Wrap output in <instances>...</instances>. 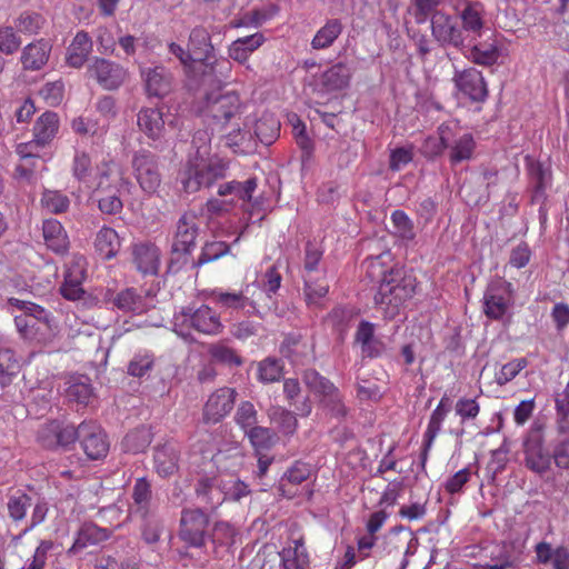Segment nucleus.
<instances>
[{
    "mask_svg": "<svg viewBox=\"0 0 569 569\" xmlns=\"http://www.w3.org/2000/svg\"><path fill=\"white\" fill-rule=\"evenodd\" d=\"M368 268L371 276H375L377 270L382 276L375 295V303L383 311L386 318L393 319L400 308L413 297L417 288L416 277L401 267L382 270L378 258L370 260Z\"/></svg>",
    "mask_w": 569,
    "mask_h": 569,
    "instance_id": "nucleus-1",
    "label": "nucleus"
},
{
    "mask_svg": "<svg viewBox=\"0 0 569 569\" xmlns=\"http://www.w3.org/2000/svg\"><path fill=\"white\" fill-rule=\"evenodd\" d=\"M191 52L194 57L193 78L201 79V84H219L224 72L230 71V62L227 59H216L213 46L208 30L203 27H196L191 30Z\"/></svg>",
    "mask_w": 569,
    "mask_h": 569,
    "instance_id": "nucleus-2",
    "label": "nucleus"
},
{
    "mask_svg": "<svg viewBox=\"0 0 569 569\" xmlns=\"http://www.w3.org/2000/svg\"><path fill=\"white\" fill-rule=\"evenodd\" d=\"M221 82L219 84H201L199 80V93L203 100L201 112L206 117L212 118L217 124L224 126L231 119H240L243 106L239 96L236 92H227L221 94L219 92Z\"/></svg>",
    "mask_w": 569,
    "mask_h": 569,
    "instance_id": "nucleus-3",
    "label": "nucleus"
},
{
    "mask_svg": "<svg viewBox=\"0 0 569 569\" xmlns=\"http://www.w3.org/2000/svg\"><path fill=\"white\" fill-rule=\"evenodd\" d=\"M228 168L229 162L217 157L201 162L190 160L179 171L178 181L187 193H193L226 178Z\"/></svg>",
    "mask_w": 569,
    "mask_h": 569,
    "instance_id": "nucleus-4",
    "label": "nucleus"
},
{
    "mask_svg": "<svg viewBox=\"0 0 569 569\" xmlns=\"http://www.w3.org/2000/svg\"><path fill=\"white\" fill-rule=\"evenodd\" d=\"M210 515L201 508H184L179 519L178 538L187 548L202 549L209 537Z\"/></svg>",
    "mask_w": 569,
    "mask_h": 569,
    "instance_id": "nucleus-5",
    "label": "nucleus"
},
{
    "mask_svg": "<svg viewBox=\"0 0 569 569\" xmlns=\"http://www.w3.org/2000/svg\"><path fill=\"white\" fill-rule=\"evenodd\" d=\"M176 326H190L194 330L206 335H217L222 330L220 317L206 305L198 308L193 306L182 307L174 315Z\"/></svg>",
    "mask_w": 569,
    "mask_h": 569,
    "instance_id": "nucleus-6",
    "label": "nucleus"
},
{
    "mask_svg": "<svg viewBox=\"0 0 569 569\" xmlns=\"http://www.w3.org/2000/svg\"><path fill=\"white\" fill-rule=\"evenodd\" d=\"M131 166L140 188L146 193H156L162 181L158 157L148 150H139L134 152Z\"/></svg>",
    "mask_w": 569,
    "mask_h": 569,
    "instance_id": "nucleus-7",
    "label": "nucleus"
},
{
    "mask_svg": "<svg viewBox=\"0 0 569 569\" xmlns=\"http://www.w3.org/2000/svg\"><path fill=\"white\" fill-rule=\"evenodd\" d=\"M525 465L531 471L542 475L551 462L552 456L545 448V436L541 425L533 423L523 441Z\"/></svg>",
    "mask_w": 569,
    "mask_h": 569,
    "instance_id": "nucleus-8",
    "label": "nucleus"
},
{
    "mask_svg": "<svg viewBox=\"0 0 569 569\" xmlns=\"http://www.w3.org/2000/svg\"><path fill=\"white\" fill-rule=\"evenodd\" d=\"M430 29L432 38L440 47L462 49L466 47V37L455 17L446 12H436L431 17Z\"/></svg>",
    "mask_w": 569,
    "mask_h": 569,
    "instance_id": "nucleus-9",
    "label": "nucleus"
},
{
    "mask_svg": "<svg viewBox=\"0 0 569 569\" xmlns=\"http://www.w3.org/2000/svg\"><path fill=\"white\" fill-rule=\"evenodd\" d=\"M439 130L441 148L449 150L451 166L469 161L472 158L476 142L471 133L456 134L449 126H441Z\"/></svg>",
    "mask_w": 569,
    "mask_h": 569,
    "instance_id": "nucleus-10",
    "label": "nucleus"
},
{
    "mask_svg": "<svg viewBox=\"0 0 569 569\" xmlns=\"http://www.w3.org/2000/svg\"><path fill=\"white\" fill-rule=\"evenodd\" d=\"M87 72L104 90H117L128 77V72L123 67L103 58H94L89 64Z\"/></svg>",
    "mask_w": 569,
    "mask_h": 569,
    "instance_id": "nucleus-11",
    "label": "nucleus"
},
{
    "mask_svg": "<svg viewBox=\"0 0 569 569\" xmlns=\"http://www.w3.org/2000/svg\"><path fill=\"white\" fill-rule=\"evenodd\" d=\"M79 441L91 460H99L107 456L109 441L99 425L93 421H83L79 425Z\"/></svg>",
    "mask_w": 569,
    "mask_h": 569,
    "instance_id": "nucleus-12",
    "label": "nucleus"
},
{
    "mask_svg": "<svg viewBox=\"0 0 569 569\" xmlns=\"http://www.w3.org/2000/svg\"><path fill=\"white\" fill-rule=\"evenodd\" d=\"M483 312L492 320H500L511 307V283L495 282L483 293Z\"/></svg>",
    "mask_w": 569,
    "mask_h": 569,
    "instance_id": "nucleus-13",
    "label": "nucleus"
},
{
    "mask_svg": "<svg viewBox=\"0 0 569 569\" xmlns=\"http://www.w3.org/2000/svg\"><path fill=\"white\" fill-rule=\"evenodd\" d=\"M237 391L222 387L213 391L203 407L202 418L206 423L220 422L233 409Z\"/></svg>",
    "mask_w": 569,
    "mask_h": 569,
    "instance_id": "nucleus-14",
    "label": "nucleus"
},
{
    "mask_svg": "<svg viewBox=\"0 0 569 569\" xmlns=\"http://www.w3.org/2000/svg\"><path fill=\"white\" fill-rule=\"evenodd\" d=\"M452 80L458 91L472 102H483L487 99V83L482 73L476 68L457 70Z\"/></svg>",
    "mask_w": 569,
    "mask_h": 569,
    "instance_id": "nucleus-15",
    "label": "nucleus"
},
{
    "mask_svg": "<svg viewBox=\"0 0 569 569\" xmlns=\"http://www.w3.org/2000/svg\"><path fill=\"white\" fill-rule=\"evenodd\" d=\"M199 234L198 217L193 211L184 212L177 222L172 242L173 253L190 254Z\"/></svg>",
    "mask_w": 569,
    "mask_h": 569,
    "instance_id": "nucleus-16",
    "label": "nucleus"
},
{
    "mask_svg": "<svg viewBox=\"0 0 569 569\" xmlns=\"http://www.w3.org/2000/svg\"><path fill=\"white\" fill-rule=\"evenodd\" d=\"M485 13V7L479 1H475L467 9L462 10L458 18L461 21L460 29L462 34H466V39L476 41L490 33V30L486 27Z\"/></svg>",
    "mask_w": 569,
    "mask_h": 569,
    "instance_id": "nucleus-17",
    "label": "nucleus"
},
{
    "mask_svg": "<svg viewBox=\"0 0 569 569\" xmlns=\"http://www.w3.org/2000/svg\"><path fill=\"white\" fill-rule=\"evenodd\" d=\"M146 92L150 97L162 98L172 90L173 77L171 72L162 67L144 68L141 70Z\"/></svg>",
    "mask_w": 569,
    "mask_h": 569,
    "instance_id": "nucleus-18",
    "label": "nucleus"
},
{
    "mask_svg": "<svg viewBox=\"0 0 569 569\" xmlns=\"http://www.w3.org/2000/svg\"><path fill=\"white\" fill-rule=\"evenodd\" d=\"M180 448L178 443L168 441L154 448L153 463L156 472L167 478L174 475L179 468Z\"/></svg>",
    "mask_w": 569,
    "mask_h": 569,
    "instance_id": "nucleus-19",
    "label": "nucleus"
},
{
    "mask_svg": "<svg viewBox=\"0 0 569 569\" xmlns=\"http://www.w3.org/2000/svg\"><path fill=\"white\" fill-rule=\"evenodd\" d=\"M132 262L142 274H157L160 266V251L157 246L140 242L132 246Z\"/></svg>",
    "mask_w": 569,
    "mask_h": 569,
    "instance_id": "nucleus-20",
    "label": "nucleus"
},
{
    "mask_svg": "<svg viewBox=\"0 0 569 569\" xmlns=\"http://www.w3.org/2000/svg\"><path fill=\"white\" fill-rule=\"evenodd\" d=\"M451 403L447 395H445L437 408L432 411L427 430L423 436V449L421 452V467L425 468L428 458V452L441 429L442 421L447 413L450 411Z\"/></svg>",
    "mask_w": 569,
    "mask_h": 569,
    "instance_id": "nucleus-21",
    "label": "nucleus"
},
{
    "mask_svg": "<svg viewBox=\"0 0 569 569\" xmlns=\"http://www.w3.org/2000/svg\"><path fill=\"white\" fill-rule=\"evenodd\" d=\"M112 531L108 528H101L93 522L83 523L74 539L72 546L68 549L69 555H77L87 547L99 545L108 540Z\"/></svg>",
    "mask_w": 569,
    "mask_h": 569,
    "instance_id": "nucleus-22",
    "label": "nucleus"
},
{
    "mask_svg": "<svg viewBox=\"0 0 569 569\" xmlns=\"http://www.w3.org/2000/svg\"><path fill=\"white\" fill-rule=\"evenodd\" d=\"M226 483L219 478H201L196 485V495L211 511H214L224 500Z\"/></svg>",
    "mask_w": 569,
    "mask_h": 569,
    "instance_id": "nucleus-23",
    "label": "nucleus"
},
{
    "mask_svg": "<svg viewBox=\"0 0 569 569\" xmlns=\"http://www.w3.org/2000/svg\"><path fill=\"white\" fill-rule=\"evenodd\" d=\"M351 71L343 62H338L321 73L317 86L322 92L341 90L349 84Z\"/></svg>",
    "mask_w": 569,
    "mask_h": 569,
    "instance_id": "nucleus-24",
    "label": "nucleus"
},
{
    "mask_svg": "<svg viewBox=\"0 0 569 569\" xmlns=\"http://www.w3.org/2000/svg\"><path fill=\"white\" fill-rule=\"evenodd\" d=\"M60 128L59 116L53 111L43 112L33 124V140L41 148L49 146Z\"/></svg>",
    "mask_w": 569,
    "mask_h": 569,
    "instance_id": "nucleus-25",
    "label": "nucleus"
},
{
    "mask_svg": "<svg viewBox=\"0 0 569 569\" xmlns=\"http://www.w3.org/2000/svg\"><path fill=\"white\" fill-rule=\"evenodd\" d=\"M281 353L293 363H303L313 357V343L301 335H288L280 347Z\"/></svg>",
    "mask_w": 569,
    "mask_h": 569,
    "instance_id": "nucleus-26",
    "label": "nucleus"
},
{
    "mask_svg": "<svg viewBox=\"0 0 569 569\" xmlns=\"http://www.w3.org/2000/svg\"><path fill=\"white\" fill-rule=\"evenodd\" d=\"M537 562L551 565L552 569H569V548L559 546L552 548L549 542L541 541L535 547Z\"/></svg>",
    "mask_w": 569,
    "mask_h": 569,
    "instance_id": "nucleus-27",
    "label": "nucleus"
},
{
    "mask_svg": "<svg viewBox=\"0 0 569 569\" xmlns=\"http://www.w3.org/2000/svg\"><path fill=\"white\" fill-rule=\"evenodd\" d=\"M42 233L47 247L57 254H64L69 250V238L62 224L56 219L43 221Z\"/></svg>",
    "mask_w": 569,
    "mask_h": 569,
    "instance_id": "nucleus-28",
    "label": "nucleus"
},
{
    "mask_svg": "<svg viewBox=\"0 0 569 569\" xmlns=\"http://www.w3.org/2000/svg\"><path fill=\"white\" fill-rule=\"evenodd\" d=\"M137 123L150 139H159L164 131L163 112L159 108H143L137 116Z\"/></svg>",
    "mask_w": 569,
    "mask_h": 569,
    "instance_id": "nucleus-29",
    "label": "nucleus"
},
{
    "mask_svg": "<svg viewBox=\"0 0 569 569\" xmlns=\"http://www.w3.org/2000/svg\"><path fill=\"white\" fill-rule=\"evenodd\" d=\"M50 50L51 47L43 40L29 43L22 50L20 58L23 69L37 71L43 68L49 60Z\"/></svg>",
    "mask_w": 569,
    "mask_h": 569,
    "instance_id": "nucleus-30",
    "label": "nucleus"
},
{
    "mask_svg": "<svg viewBox=\"0 0 569 569\" xmlns=\"http://www.w3.org/2000/svg\"><path fill=\"white\" fill-rule=\"evenodd\" d=\"M92 40L86 31H79L67 51V63L72 68L82 67L92 52Z\"/></svg>",
    "mask_w": 569,
    "mask_h": 569,
    "instance_id": "nucleus-31",
    "label": "nucleus"
},
{
    "mask_svg": "<svg viewBox=\"0 0 569 569\" xmlns=\"http://www.w3.org/2000/svg\"><path fill=\"white\" fill-rule=\"evenodd\" d=\"M108 301L124 313H141L144 310V299L134 288H126L117 293H111Z\"/></svg>",
    "mask_w": 569,
    "mask_h": 569,
    "instance_id": "nucleus-32",
    "label": "nucleus"
},
{
    "mask_svg": "<svg viewBox=\"0 0 569 569\" xmlns=\"http://www.w3.org/2000/svg\"><path fill=\"white\" fill-rule=\"evenodd\" d=\"M530 181L533 187L531 200L533 203L543 204L546 200V189L550 184V171L540 162H531L529 167Z\"/></svg>",
    "mask_w": 569,
    "mask_h": 569,
    "instance_id": "nucleus-33",
    "label": "nucleus"
},
{
    "mask_svg": "<svg viewBox=\"0 0 569 569\" xmlns=\"http://www.w3.org/2000/svg\"><path fill=\"white\" fill-rule=\"evenodd\" d=\"M469 59L476 64L492 66L499 58V50L495 41H470Z\"/></svg>",
    "mask_w": 569,
    "mask_h": 569,
    "instance_id": "nucleus-34",
    "label": "nucleus"
},
{
    "mask_svg": "<svg viewBox=\"0 0 569 569\" xmlns=\"http://www.w3.org/2000/svg\"><path fill=\"white\" fill-rule=\"evenodd\" d=\"M96 250L103 259H111L120 250V239L117 231L110 227H102L94 239Z\"/></svg>",
    "mask_w": 569,
    "mask_h": 569,
    "instance_id": "nucleus-35",
    "label": "nucleus"
},
{
    "mask_svg": "<svg viewBox=\"0 0 569 569\" xmlns=\"http://www.w3.org/2000/svg\"><path fill=\"white\" fill-rule=\"evenodd\" d=\"M208 355L213 363L228 368H237L243 363V359L238 355L237 350L223 341L209 345Z\"/></svg>",
    "mask_w": 569,
    "mask_h": 569,
    "instance_id": "nucleus-36",
    "label": "nucleus"
},
{
    "mask_svg": "<svg viewBox=\"0 0 569 569\" xmlns=\"http://www.w3.org/2000/svg\"><path fill=\"white\" fill-rule=\"evenodd\" d=\"M263 41L264 38L259 32L248 37L239 38L230 46L229 56L231 59L243 63L247 61L249 56L263 43Z\"/></svg>",
    "mask_w": 569,
    "mask_h": 569,
    "instance_id": "nucleus-37",
    "label": "nucleus"
},
{
    "mask_svg": "<svg viewBox=\"0 0 569 569\" xmlns=\"http://www.w3.org/2000/svg\"><path fill=\"white\" fill-rule=\"evenodd\" d=\"M343 30L339 19H330L315 34L311 47L315 50L327 49L338 39Z\"/></svg>",
    "mask_w": 569,
    "mask_h": 569,
    "instance_id": "nucleus-38",
    "label": "nucleus"
},
{
    "mask_svg": "<svg viewBox=\"0 0 569 569\" xmlns=\"http://www.w3.org/2000/svg\"><path fill=\"white\" fill-rule=\"evenodd\" d=\"M244 435L248 437L257 455L274 447L279 439L272 429L260 426L248 429Z\"/></svg>",
    "mask_w": 569,
    "mask_h": 569,
    "instance_id": "nucleus-39",
    "label": "nucleus"
},
{
    "mask_svg": "<svg viewBox=\"0 0 569 569\" xmlns=\"http://www.w3.org/2000/svg\"><path fill=\"white\" fill-rule=\"evenodd\" d=\"M236 529L226 521L214 522L211 532H209L208 540L213 545V553L216 557L219 555L220 547H231L234 543Z\"/></svg>",
    "mask_w": 569,
    "mask_h": 569,
    "instance_id": "nucleus-40",
    "label": "nucleus"
},
{
    "mask_svg": "<svg viewBox=\"0 0 569 569\" xmlns=\"http://www.w3.org/2000/svg\"><path fill=\"white\" fill-rule=\"evenodd\" d=\"M257 139L264 146H270L280 134V122L272 114H263L254 126Z\"/></svg>",
    "mask_w": 569,
    "mask_h": 569,
    "instance_id": "nucleus-41",
    "label": "nucleus"
},
{
    "mask_svg": "<svg viewBox=\"0 0 569 569\" xmlns=\"http://www.w3.org/2000/svg\"><path fill=\"white\" fill-rule=\"evenodd\" d=\"M257 188V179L249 178L244 182H239L236 180L222 183L218 188V194L220 197H226L232 194L240 200L250 201L252 198V193Z\"/></svg>",
    "mask_w": 569,
    "mask_h": 569,
    "instance_id": "nucleus-42",
    "label": "nucleus"
},
{
    "mask_svg": "<svg viewBox=\"0 0 569 569\" xmlns=\"http://www.w3.org/2000/svg\"><path fill=\"white\" fill-rule=\"evenodd\" d=\"M556 423L559 433H569V380L566 387L555 393Z\"/></svg>",
    "mask_w": 569,
    "mask_h": 569,
    "instance_id": "nucleus-43",
    "label": "nucleus"
},
{
    "mask_svg": "<svg viewBox=\"0 0 569 569\" xmlns=\"http://www.w3.org/2000/svg\"><path fill=\"white\" fill-rule=\"evenodd\" d=\"M152 441L151 430L141 426L129 432L122 440V448L132 453L144 451Z\"/></svg>",
    "mask_w": 569,
    "mask_h": 569,
    "instance_id": "nucleus-44",
    "label": "nucleus"
},
{
    "mask_svg": "<svg viewBox=\"0 0 569 569\" xmlns=\"http://www.w3.org/2000/svg\"><path fill=\"white\" fill-rule=\"evenodd\" d=\"M98 208L103 214H118L122 211L123 203L118 188H110L101 193H96Z\"/></svg>",
    "mask_w": 569,
    "mask_h": 569,
    "instance_id": "nucleus-45",
    "label": "nucleus"
},
{
    "mask_svg": "<svg viewBox=\"0 0 569 569\" xmlns=\"http://www.w3.org/2000/svg\"><path fill=\"white\" fill-rule=\"evenodd\" d=\"M229 251L230 246L224 241L206 242L201 249L200 256L196 261H193V267L198 268L208 262L214 261L229 253Z\"/></svg>",
    "mask_w": 569,
    "mask_h": 569,
    "instance_id": "nucleus-46",
    "label": "nucleus"
},
{
    "mask_svg": "<svg viewBox=\"0 0 569 569\" xmlns=\"http://www.w3.org/2000/svg\"><path fill=\"white\" fill-rule=\"evenodd\" d=\"M284 569H308L309 556L306 549L288 548L280 553Z\"/></svg>",
    "mask_w": 569,
    "mask_h": 569,
    "instance_id": "nucleus-47",
    "label": "nucleus"
},
{
    "mask_svg": "<svg viewBox=\"0 0 569 569\" xmlns=\"http://www.w3.org/2000/svg\"><path fill=\"white\" fill-rule=\"evenodd\" d=\"M393 233L403 240H412L416 237L415 226L411 219L402 211L396 210L391 214Z\"/></svg>",
    "mask_w": 569,
    "mask_h": 569,
    "instance_id": "nucleus-48",
    "label": "nucleus"
},
{
    "mask_svg": "<svg viewBox=\"0 0 569 569\" xmlns=\"http://www.w3.org/2000/svg\"><path fill=\"white\" fill-rule=\"evenodd\" d=\"M19 361L9 348H0V382L9 383L11 377L19 370Z\"/></svg>",
    "mask_w": 569,
    "mask_h": 569,
    "instance_id": "nucleus-49",
    "label": "nucleus"
},
{
    "mask_svg": "<svg viewBox=\"0 0 569 569\" xmlns=\"http://www.w3.org/2000/svg\"><path fill=\"white\" fill-rule=\"evenodd\" d=\"M41 204L49 212L58 214L68 210L70 200L59 191L47 190L42 193Z\"/></svg>",
    "mask_w": 569,
    "mask_h": 569,
    "instance_id": "nucleus-50",
    "label": "nucleus"
},
{
    "mask_svg": "<svg viewBox=\"0 0 569 569\" xmlns=\"http://www.w3.org/2000/svg\"><path fill=\"white\" fill-rule=\"evenodd\" d=\"M234 420L243 432L257 426L258 412L253 403L250 401L240 402L236 411Z\"/></svg>",
    "mask_w": 569,
    "mask_h": 569,
    "instance_id": "nucleus-51",
    "label": "nucleus"
},
{
    "mask_svg": "<svg viewBox=\"0 0 569 569\" xmlns=\"http://www.w3.org/2000/svg\"><path fill=\"white\" fill-rule=\"evenodd\" d=\"M43 22L41 14L24 11L16 19L14 27L21 33L34 34L42 28Z\"/></svg>",
    "mask_w": 569,
    "mask_h": 569,
    "instance_id": "nucleus-52",
    "label": "nucleus"
},
{
    "mask_svg": "<svg viewBox=\"0 0 569 569\" xmlns=\"http://www.w3.org/2000/svg\"><path fill=\"white\" fill-rule=\"evenodd\" d=\"M7 507L9 517L13 521H21L24 519L28 508L31 507V497L27 493L12 495L8 499Z\"/></svg>",
    "mask_w": 569,
    "mask_h": 569,
    "instance_id": "nucleus-53",
    "label": "nucleus"
},
{
    "mask_svg": "<svg viewBox=\"0 0 569 569\" xmlns=\"http://www.w3.org/2000/svg\"><path fill=\"white\" fill-rule=\"evenodd\" d=\"M443 0H412L416 22L425 23L428 19L431 21L433 13L442 12L438 10Z\"/></svg>",
    "mask_w": 569,
    "mask_h": 569,
    "instance_id": "nucleus-54",
    "label": "nucleus"
},
{
    "mask_svg": "<svg viewBox=\"0 0 569 569\" xmlns=\"http://www.w3.org/2000/svg\"><path fill=\"white\" fill-rule=\"evenodd\" d=\"M92 171V163L89 153L86 151L77 150L72 160V174L80 181L84 182L88 180Z\"/></svg>",
    "mask_w": 569,
    "mask_h": 569,
    "instance_id": "nucleus-55",
    "label": "nucleus"
},
{
    "mask_svg": "<svg viewBox=\"0 0 569 569\" xmlns=\"http://www.w3.org/2000/svg\"><path fill=\"white\" fill-rule=\"evenodd\" d=\"M528 366L526 358H517L503 365L496 375V381L499 386H505L515 379L519 372Z\"/></svg>",
    "mask_w": 569,
    "mask_h": 569,
    "instance_id": "nucleus-56",
    "label": "nucleus"
},
{
    "mask_svg": "<svg viewBox=\"0 0 569 569\" xmlns=\"http://www.w3.org/2000/svg\"><path fill=\"white\" fill-rule=\"evenodd\" d=\"M259 380L263 383H272L282 377V366L276 359H266L259 363Z\"/></svg>",
    "mask_w": 569,
    "mask_h": 569,
    "instance_id": "nucleus-57",
    "label": "nucleus"
},
{
    "mask_svg": "<svg viewBox=\"0 0 569 569\" xmlns=\"http://www.w3.org/2000/svg\"><path fill=\"white\" fill-rule=\"evenodd\" d=\"M211 297L216 303L223 308H243L247 301L241 292H224L219 289L212 290Z\"/></svg>",
    "mask_w": 569,
    "mask_h": 569,
    "instance_id": "nucleus-58",
    "label": "nucleus"
},
{
    "mask_svg": "<svg viewBox=\"0 0 569 569\" xmlns=\"http://www.w3.org/2000/svg\"><path fill=\"white\" fill-rule=\"evenodd\" d=\"M116 163L111 159H104L97 166V186L96 193H101L110 189L112 186L110 179L113 174Z\"/></svg>",
    "mask_w": 569,
    "mask_h": 569,
    "instance_id": "nucleus-59",
    "label": "nucleus"
},
{
    "mask_svg": "<svg viewBox=\"0 0 569 569\" xmlns=\"http://www.w3.org/2000/svg\"><path fill=\"white\" fill-rule=\"evenodd\" d=\"M66 397L69 401L87 406L92 397V388L87 382H73L68 387Z\"/></svg>",
    "mask_w": 569,
    "mask_h": 569,
    "instance_id": "nucleus-60",
    "label": "nucleus"
},
{
    "mask_svg": "<svg viewBox=\"0 0 569 569\" xmlns=\"http://www.w3.org/2000/svg\"><path fill=\"white\" fill-rule=\"evenodd\" d=\"M53 548L51 540H41L34 550L31 559L27 561L23 569H44L47 566L48 553Z\"/></svg>",
    "mask_w": 569,
    "mask_h": 569,
    "instance_id": "nucleus-61",
    "label": "nucleus"
},
{
    "mask_svg": "<svg viewBox=\"0 0 569 569\" xmlns=\"http://www.w3.org/2000/svg\"><path fill=\"white\" fill-rule=\"evenodd\" d=\"M61 295L68 299L76 301L82 297L84 293L81 287V279L78 276H73L71 271H69L64 277V282L60 288Z\"/></svg>",
    "mask_w": 569,
    "mask_h": 569,
    "instance_id": "nucleus-62",
    "label": "nucleus"
},
{
    "mask_svg": "<svg viewBox=\"0 0 569 569\" xmlns=\"http://www.w3.org/2000/svg\"><path fill=\"white\" fill-rule=\"evenodd\" d=\"M153 367V357L150 353H139L128 365V373L132 377H143Z\"/></svg>",
    "mask_w": 569,
    "mask_h": 569,
    "instance_id": "nucleus-63",
    "label": "nucleus"
},
{
    "mask_svg": "<svg viewBox=\"0 0 569 569\" xmlns=\"http://www.w3.org/2000/svg\"><path fill=\"white\" fill-rule=\"evenodd\" d=\"M551 456L558 468L569 469V437L556 443Z\"/></svg>",
    "mask_w": 569,
    "mask_h": 569,
    "instance_id": "nucleus-64",
    "label": "nucleus"
}]
</instances>
